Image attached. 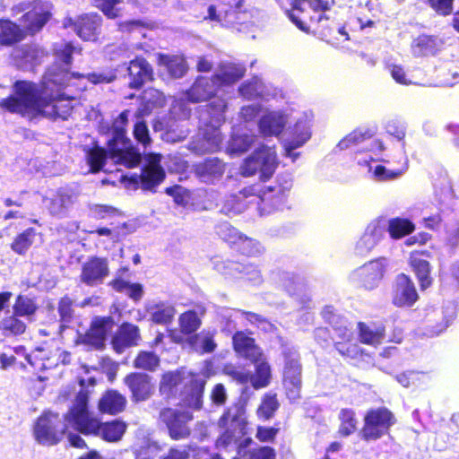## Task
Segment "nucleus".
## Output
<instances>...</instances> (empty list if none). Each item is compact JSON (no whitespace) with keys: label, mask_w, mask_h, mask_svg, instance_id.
Masks as SVG:
<instances>
[{"label":"nucleus","mask_w":459,"mask_h":459,"mask_svg":"<svg viewBox=\"0 0 459 459\" xmlns=\"http://www.w3.org/2000/svg\"><path fill=\"white\" fill-rule=\"evenodd\" d=\"M113 73H92L87 75L70 74L56 66L51 67L44 76L39 90L30 82H17L13 95L0 101V107L13 113L21 114L28 118L43 116L48 118L66 119L74 108L73 100L61 95H54L55 86H68L73 80L86 78L96 83H108L115 79Z\"/></svg>","instance_id":"nucleus-1"},{"label":"nucleus","mask_w":459,"mask_h":459,"mask_svg":"<svg viewBox=\"0 0 459 459\" xmlns=\"http://www.w3.org/2000/svg\"><path fill=\"white\" fill-rule=\"evenodd\" d=\"M87 403V394L80 392L65 415L67 423L82 434L94 435L108 442L119 441L126 431V423L118 420L101 423L89 411Z\"/></svg>","instance_id":"nucleus-2"},{"label":"nucleus","mask_w":459,"mask_h":459,"mask_svg":"<svg viewBox=\"0 0 459 459\" xmlns=\"http://www.w3.org/2000/svg\"><path fill=\"white\" fill-rule=\"evenodd\" d=\"M128 111L122 112L114 121L115 137L109 143V158L117 164L134 167L140 162V154L124 141L125 126L127 123Z\"/></svg>","instance_id":"nucleus-3"},{"label":"nucleus","mask_w":459,"mask_h":459,"mask_svg":"<svg viewBox=\"0 0 459 459\" xmlns=\"http://www.w3.org/2000/svg\"><path fill=\"white\" fill-rule=\"evenodd\" d=\"M221 424L226 428V431L218 438V447H227L244 437L247 424L244 405L236 404L230 408L221 417Z\"/></svg>","instance_id":"nucleus-4"},{"label":"nucleus","mask_w":459,"mask_h":459,"mask_svg":"<svg viewBox=\"0 0 459 459\" xmlns=\"http://www.w3.org/2000/svg\"><path fill=\"white\" fill-rule=\"evenodd\" d=\"M277 165L276 152L273 148L262 146L245 160L240 167V173L250 177L260 172L262 179H267L273 174Z\"/></svg>","instance_id":"nucleus-5"},{"label":"nucleus","mask_w":459,"mask_h":459,"mask_svg":"<svg viewBox=\"0 0 459 459\" xmlns=\"http://www.w3.org/2000/svg\"><path fill=\"white\" fill-rule=\"evenodd\" d=\"M327 8V2L323 0H297L289 17L299 29L307 31L310 23L320 22L323 20L322 12Z\"/></svg>","instance_id":"nucleus-6"},{"label":"nucleus","mask_w":459,"mask_h":459,"mask_svg":"<svg viewBox=\"0 0 459 459\" xmlns=\"http://www.w3.org/2000/svg\"><path fill=\"white\" fill-rule=\"evenodd\" d=\"M69 428L73 429L65 419V423H62L57 414L45 413L35 424L34 437L39 444L52 446L60 441Z\"/></svg>","instance_id":"nucleus-7"},{"label":"nucleus","mask_w":459,"mask_h":459,"mask_svg":"<svg viewBox=\"0 0 459 459\" xmlns=\"http://www.w3.org/2000/svg\"><path fill=\"white\" fill-rule=\"evenodd\" d=\"M394 423L393 414L385 408L369 411L364 418L361 437L366 440H377L386 434Z\"/></svg>","instance_id":"nucleus-8"},{"label":"nucleus","mask_w":459,"mask_h":459,"mask_svg":"<svg viewBox=\"0 0 459 459\" xmlns=\"http://www.w3.org/2000/svg\"><path fill=\"white\" fill-rule=\"evenodd\" d=\"M51 6L48 3L37 1L31 8L21 18V26L28 34H34L40 30L50 17Z\"/></svg>","instance_id":"nucleus-9"},{"label":"nucleus","mask_w":459,"mask_h":459,"mask_svg":"<svg viewBox=\"0 0 459 459\" xmlns=\"http://www.w3.org/2000/svg\"><path fill=\"white\" fill-rule=\"evenodd\" d=\"M160 419L167 425L173 439L185 438L190 434L186 423L192 420L193 417L189 412H179L168 408L161 411Z\"/></svg>","instance_id":"nucleus-10"},{"label":"nucleus","mask_w":459,"mask_h":459,"mask_svg":"<svg viewBox=\"0 0 459 459\" xmlns=\"http://www.w3.org/2000/svg\"><path fill=\"white\" fill-rule=\"evenodd\" d=\"M144 160L145 165L139 178L141 186L144 190H153L165 178V171L160 166V155L150 153Z\"/></svg>","instance_id":"nucleus-11"},{"label":"nucleus","mask_w":459,"mask_h":459,"mask_svg":"<svg viewBox=\"0 0 459 459\" xmlns=\"http://www.w3.org/2000/svg\"><path fill=\"white\" fill-rule=\"evenodd\" d=\"M108 274V264L105 258L90 257L82 267L81 281L87 285H97Z\"/></svg>","instance_id":"nucleus-12"},{"label":"nucleus","mask_w":459,"mask_h":459,"mask_svg":"<svg viewBox=\"0 0 459 459\" xmlns=\"http://www.w3.org/2000/svg\"><path fill=\"white\" fill-rule=\"evenodd\" d=\"M114 322L110 317H96L87 333L81 336L82 342L94 348H101L107 334L112 330Z\"/></svg>","instance_id":"nucleus-13"},{"label":"nucleus","mask_w":459,"mask_h":459,"mask_svg":"<svg viewBox=\"0 0 459 459\" xmlns=\"http://www.w3.org/2000/svg\"><path fill=\"white\" fill-rule=\"evenodd\" d=\"M418 299L414 283L405 274H400L395 281L393 302L398 307L412 306Z\"/></svg>","instance_id":"nucleus-14"},{"label":"nucleus","mask_w":459,"mask_h":459,"mask_svg":"<svg viewBox=\"0 0 459 459\" xmlns=\"http://www.w3.org/2000/svg\"><path fill=\"white\" fill-rule=\"evenodd\" d=\"M310 122L311 119L308 118L298 121L294 126L291 140L286 141L283 144L285 155L291 158L292 161L298 158V153L292 152L293 150L301 147L311 137Z\"/></svg>","instance_id":"nucleus-15"},{"label":"nucleus","mask_w":459,"mask_h":459,"mask_svg":"<svg viewBox=\"0 0 459 459\" xmlns=\"http://www.w3.org/2000/svg\"><path fill=\"white\" fill-rule=\"evenodd\" d=\"M125 383L131 390L133 399L137 402L147 400L154 391L151 377L145 374L132 373L126 377Z\"/></svg>","instance_id":"nucleus-16"},{"label":"nucleus","mask_w":459,"mask_h":459,"mask_svg":"<svg viewBox=\"0 0 459 459\" xmlns=\"http://www.w3.org/2000/svg\"><path fill=\"white\" fill-rule=\"evenodd\" d=\"M387 266L385 258L371 261L364 264L359 271L363 284L368 289L375 288L382 280Z\"/></svg>","instance_id":"nucleus-17"},{"label":"nucleus","mask_w":459,"mask_h":459,"mask_svg":"<svg viewBox=\"0 0 459 459\" xmlns=\"http://www.w3.org/2000/svg\"><path fill=\"white\" fill-rule=\"evenodd\" d=\"M283 382L290 399H297L301 386L300 366L297 359L292 358L286 362Z\"/></svg>","instance_id":"nucleus-18"},{"label":"nucleus","mask_w":459,"mask_h":459,"mask_svg":"<svg viewBox=\"0 0 459 459\" xmlns=\"http://www.w3.org/2000/svg\"><path fill=\"white\" fill-rule=\"evenodd\" d=\"M286 123L287 118L281 112H268L260 119L259 130L264 136L278 135L283 130Z\"/></svg>","instance_id":"nucleus-19"},{"label":"nucleus","mask_w":459,"mask_h":459,"mask_svg":"<svg viewBox=\"0 0 459 459\" xmlns=\"http://www.w3.org/2000/svg\"><path fill=\"white\" fill-rule=\"evenodd\" d=\"M140 340L139 329L132 324H124L113 339V346L117 352H122L125 348L137 345Z\"/></svg>","instance_id":"nucleus-20"},{"label":"nucleus","mask_w":459,"mask_h":459,"mask_svg":"<svg viewBox=\"0 0 459 459\" xmlns=\"http://www.w3.org/2000/svg\"><path fill=\"white\" fill-rule=\"evenodd\" d=\"M128 72L131 77V82H129L131 88H139L145 82L152 78V70L149 64L143 58H136L131 61Z\"/></svg>","instance_id":"nucleus-21"},{"label":"nucleus","mask_w":459,"mask_h":459,"mask_svg":"<svg viewBox=\"0 0 459 459\" xmlns=\"http://www.w3.org/2000/svg\"><path fill=\"white\" fill-rule=\"evenodd\" d=\"M126 405V397L117 391L110 390L105 393L100 399L98 408L102 413L114 415L123 411Z\"/></svg>","instance_id":"nucleus-22"},{"label":"nucleus","mask_w":459,"mask_h":459,"mask_svg":"<svg viewBox=\"0 0 459 459\" xmlns=\"http://www.w3.org/2000/svg\"><path fill=\"white\" fill-rule=\"evenodd\" d=\"M255 363V373L249 376L248 381L254 388H263L269 385L271 380V367L266 361L263 353L256 359H250Z\"/></svg>","instance_id":"nucleus-23"},{"label":"nucleus","mask_w":459,"mask_h":459,"mask_svg":"<svg viewBox=\"0 0 459 459\" xmlns=\"http://www.w3.org/2000/svg\"><path fill=\"white\" fill-rule=\"evenodd\" d=\"M45 206L51 215L64 217L72 204V196L63 192H56L43 199Z\"/></svg>","instance_id":"nucleus-24"},{"label":"nucleus","mask_w":459,"mask_h":459,"mask_svg":"<svg viewBox=\"0 0 459 459\" xmlns=\"http://www.w3.org/2000/svg\"><path fill=\"white\" fill-rule=\"evenodd\" d=\"M233 345L236 352L248 359H256L262 353L260 349L255 345L254 339L241 332L233 336Z\"/></svg>","instance_id":"nucleus-25"},{"label":"nucleus","mask_w":459,"mask_h":459,"mask_svg":"<svg viewBox=\"0 0 459 459\" xmlns=\"http://www.w3.org/2000/svg\"><path fill=\"white\" fill-rule=\"evenodd\" d=\"M27 361L38 371L51 368L57 364L56 355H52L49 351L38 348L26 356Z\"/></svg>","instance_id":"nucleus-26"},{"label":"nucleus","mask_w":459,"mask_h":459,"mask_svg":"<svg viewBox=\"0 0 459 459\" xmlns=\"http://www.w3.org/2000/svg\"><path fill=\"white\" fill-rule=\"evenodd\" d=\"M147 312L152 322L161 325L170 323L176 314L174 307L166 302H152L148 304Z\"/></svg>","instance_id":"nucleus-27"},{"label":"nucleus","mask_w":459,"mask_h":459,"mask_svg":"<svg viewBox=\"0 0 459 459\" xmlns=\"http://www.w3.org/2000/svg\"><path fill=\"white\" fill-rule=\"evenodd\" d=\"M157 57L159 65L164 67L170 76L178 78L185 74L186 66L182 56L158 54Z\"/></svg>","instance_id":"nucleus-28"},{"label":"nucleus","mask_w":459,"mask_h":459,"mask_svg":"<svg viewBox=\"0 0 459 459\" xmlns=\"http://www.w3.org/2000/svg\"><path fill=\"white\" fill-rule=\"evenodd\" d=\"M100 17L97 14L81 17L74 24L77 34L84 40H93L100 26Z\"/></svg>","instance_id":"nucleus-29"},{"label":"nucleus","mask_w":459,"mask_h":459,"mask_svg":"<svg viewBox=\"0 0 459 459\" xmlns=\"http://www.w3.org/2000/svg\"><path fill=\"white\" fill-rule=\"evenodd\" d=\"M27 33L23 27L9 20H0V40L4 44H12L23 39Z\"/></svg>","instance_id":"nucleus-30"},{"label":"nucleus","mask_w":459,"mask_h":459,"mask_svg":"<svg viewBox=\"0 0 459 459\" xmlns=\"http://www.w3.org/2000/svg\"><path fill=\"white\" fill-rule=\"evenodd\" d=\"M41 56V50L30 46H22L15 48L12 54L16 65L22 68L32 65Z\"/></svg>","instance_id":"nucleus-31"},{"label":"nucleus","mask_w":459,"mask_h":459,"mask_svg":"<svg viewBox=\"0 0 459 459\" xmlns=\"http://www.w3.org/2000/svg\"><path fill=\"white\" fill-rule=\"evenodd\" d=\"M187 342L192 349L201 353L212 352L216 348L214 333L211 331H202L197 334L190 336Z\"/></svg>","instance_id":"nucleus-32"},{"label":"nucleus","mask_w":459,"mask_h":459,"mask_svg":"<svg viewBox=\"0 0 459 459\" xmlns=\"http://www.w3.org/2000/svg\"><path fill=\"white\" fill-rule=\"evenodd\" d=\"M384 230L379 222L370 223L360 238L358 248L361 251L370 250L381 239Z\"/></svg>","instance_id":"nucleus-33"},{"label":"nucleus","mask_w":459,"mask_h":459,"mask_svg":"<svg viewBox=\"0 0 459 459\" xmlns=\"http://www.w3.org/2000/svg\"><path fill=\"white\" fill-rule=\"evenodd\" d=\"M216 82L214 80L212 83L202 78L198 79L192 86L188 92V98L193 102H198L208 100L214 92V85Z\"/></svg>","instance_id":"nucleus-34"},{"label":"nucleus","mask_w":459,"mask_h":459,"mask_svg":"<svg viewBox=\"0 0 459 459\" xmlns=\"http://www.w3.org/2000/svg\"><path fill=\"white\" fill-rule=\"evenodd\" d=\"M244 74V69L235 65H222L214 77L216 84H230L240 79Z\"/></svg>","instance_id":"nucleus-35"},{"label":"nucleus","mask_w":459,"mask_h":459,"mask_svg":"<svg viewBox=\"0 0 459 459\" xmlns=\"http://www.w3.org/2000/svg\"><path fill=\"white\" fill-rule=\"evenodd\" d=\"M18 316L13 313L0 321V331L4 336H16L22 334L26 331L25 323L19 319Z\"/></svg>","instance_id":"nucleus-36"},{"label":"nucleus","mask_w":459,"mask_h":459,"mask_svg":"<svg viewBox=\"0 0 459 459\" xmlns=\"http://www.w3.org/2000/svg\"><path fill=\"white\" fill-rule=\"evenodd\" d=\"M359 340L361 342L369 345H377L384 339V329L382 327L369 326L363 323L359 324Z\"/></svg>","instance_id":"nucleus-37"},{"label":"nucleus","mask_w":459,"mask_h":459,"mask_svg":"<svg viewBox=\"0 0 459 459\" xmlns=\"http://www.w3.org/2000/svg\"><path fill=\"white\" fill-rule=\"evenodd\" d=\"M414 230V224L407 219L394 218L388 221V232L391 238L395 239L409 235Z\"/></svg>","instance_id":"nucleus-38"},{"label":"nucleus","mask_w":459,"mask_h":459,"mask_svg":"<svg viewBox=\"0 0 459 459\" xmlns=\"http://www.w3.org/2000/svg\"><path fill=\"white\" fill-rule=\"evenodd\" d=\"M190 383L192 392L190 397L186 398V405L193 409H200L202 405V394L205 385V380L199 377H191Z\"/></svg>","instance_id":"nucleus-39"},{"label":"nucleus","mask_w":459,"mask_h":459,"mask_svg":"<svg viewBox=\"0 0 459 459\" xmlns=\"http://www.w3.org/2000/svg\"><path fill=\"white\" fill-rule=\"evenodd\" d=\"M13 313L19 316H31L38 309L35 300L28 296L19 295L13 307Z\"/></svg>","instance_id":"nucleus-40"},{"label":"nucleus","mask_w":459,"mask_h":459,"mask_svg":"<svg viewBox=\"0 0 459 459\" xmlns=\"http://www.w3.org/2000/svg\"><path fill=\"white\" fill-rule=\"evenodd\" d=\"M339 433L343 437L352 434L357 429L355 412L351 409H342L339 413Z\"/></svg>","instance_id":"nucleus-41"},{"label":"nucleus","mask_w":459,"mask_h":459,"mask_svg":"<svg viewBox=\"0 0 459 459\" xmlns=\"http://www.w3.org/2000/svg\"><path fill=\"white\" fill-rule=\"evenodd\" d=\"M36 235L33 229L26 230L14 238L11 245L12 249L17 254H24L33 244Z\"/></svg>","instance_id":"nucleus-42"},{"label":"nucleus","mask_w":459,"mask_h":459,"mask_svg":"<svg viewBox=\"0 0 459 459\" xmlns=\"http://www.w3.org/2000/svg\"><path fill=\"white\" fill-rule=\"evenodd\" d=\"M112 287L119 291H124L134 300H140L143 295V286L139 283H130L123 280H115L111 282Z\"/></svg>","instance_id":"nucleus-43"},{"label":"nucleus","mask_w":459,"mask_h":459,"mask_svg":"<svg viewBox=\"0 0 459 459\" xmlns=\"http://www.w3.org/2000/svg\"><path fill=\"white\" fill-rule=\"evenodd\" d=\"M411 265L418 277L421 289H426L430 286L432 281L429 276V264L426 260L413 258Z\"/></svg>","instance_id":"nucleus-44"},{"label":"nucleus","mask_w":459,"mask_h":459,"mask_svg":"<svg viewBox=\"0 0 459 459\" xmlns=\"http://www.w3.org/2000/svg\"><path fill=\"white\" fill-rule=\"evenodd\" d=\"M255 139V135H234L229 143L228 152L231 154L242 153L248 150Z\"/></svg>","instance_id":"nucleus-45"},{"label":"nucleus","mask_w":459,"mask_h":459,"mask_svg":"<svg viewBox=\"0 0 459 459\" xmlns=\"http://www.w3.org/2000/svg\"><path fill=\"white\" fill-rule=\"evenodd\" d=\"M179 325L184 333H192L201 325V319L195 311L189 310L179 316Z\"/></svg>","instance_id":"nucleus-46"},{"label":"nucleus","mask_w":459,"mask_h":459,"mask_svg":"<svg viewBox=\"0 0 459 459\" xmlns=\"http://www.w3.org/2000/svg\"><path fill=\"white\" fill-rule=\"evenodd\" d=\"M160 363L159 358L152 352L142 351L134 359V367L145 370H154Z\"/></svg>","instance_id":"nucleus-47"},{"label":"nucleus","mask_w":459,"mask_h":459,"mask_svg":"<svg viewBox=\"0 0 459 459\" xmlns=\"http://www.w3.org/2000/svg\"><path fill=\"white\" fill-rule=\"evenodd\" d=\"M369 171L372 173V178L377 181L393 180L403 175L404 169L391 170L387 169L382 165L370 167Z\"/></svg>","instance_id":"nucleus-48"},{"label":"nucleus","mask_w":459,"mask_h":459,"mask_svg":"<svg viewBox=\"0 0 459 459\" xmlns=\"http://www.w3.org/2000/svg\"><path fill=\"white\" fill-rule=\"evenodd\" d=\"M204 140L205 143L202 146L203 150L205 152H214L221 143V134L214 126L211 127V132L210 128L207 127L204 132Z\"/></svg>","instance_id":"nucleus-49"},{"label":"nucleus","mask_w":459,"mask_h":459,"mask_svg":"<svg viewBox=\"0 0 459 459\" xmlns=\"http://www.w3.org/2000/svg\"><path fill=\"white\" fill-rule=\"evenodd\" d=\"M277 408L278 403L275 395L266 394L257 409V415L259 418L268 420L273 415Z\"/></svg>","instance_id":"nucleus-50"},{"label":"nucleus","mask_w":459,"mask_h":459,"mask_svg":"<svg viewBox=\"0 0 459 459\" xmlns=\"http://www.w3.org/2000/svg\"><path fill=\"white\" fill-rule=\"evenodd\" d=\"M107 157V152L102 148L96 147L91 150L87 154V161L91 168V171L97 172L100 170Z\"/></svg>","instance_id":"nucleus-51"},{"label":"nucleus","mask_w":459,"mask_h":459,"mask_svg":"<svg viewBox=\"0 0 459 459\" xmlns=\"http://www.w3.org/2000/svg\"><path fill=\"white\" fill-rule=\"evenodd\" d=\"M121 0H98L97 7L108 18H116L121 13Z\"/></svg>","instance_id":"nucleus-52"},{"label":"nucleus","mask_w":459,"mask_h":459,"mask_svg":"<svg viewBox=\"0 0 459 459\" xmlns=\"http://www.w3.org/2000/svg\"><path fill=\"white\" fill-rule=\"evenodd\" d=\"M181 380L182 377L178 372H169L164 374L160 381V392L163 394L170 393L172 388L176 386Z\"/></svg>","instance_id":"nucleus-53"},{"label":"nucleus","mask_w":459,"mask_h":459,"mask_svg":"<svg viewBox=\"0 0 459 459\" xmlns=\"http://www.w3.org/2000/svg\"><path fill=\"white\" fill-rule=\"evenodd\" d=\"M213 264L215 270L225 275L235 276L241 272L240 265L235 262L217 259Z\"/></svg>","instance_id":"nucleus-54"},{"label":"nucleus","mask_w":459,"mask_h":459,"mask_svg":"<svg viewBox=\"0 0 459 459\" xmlns=\"http://www.w3.org/2000/svg\"><path fill=\"white\" fill-rule=\"evenodd\" d=\"M433 39L426 35H422L418 37L413 41V50L416 54L419 55H427L430 52H432L433 49Z\"/></svg>","instance_id":"nucleus-55"},{"label":"nucleus","mask_w":459,"mask_h":459,"mask_svg":"<svg viewBox=\"0 0 459 459\" xmlns=\"http://www.w3.org/2000/svg\"><path fill=\"white\" fill-rule=\"evenodd\" d=\"M390 74L393 79L400 83L404 85H409L413 83L411 76L404 71V69L401 65H390Z\"/></svg>","instance_id":"nucleus-56"},{"label":"nucleus","mask_w":459,"mask_h":459,"mask_svg":"<svg viewBox=\"0 0 459 459\" xmlns=\"http://www.w3.org/2000/svg\"><path fill=\"white\" fill-rule=\"evenodd\" d=\"M240 248L247 255H255L261 252L259 243L247 237L239 236Z\"/></svg>","instance_id":"nucleus-57"},{"label":"nucleus","mask_w":459,"mask_h":459,"mask_svg":"<svg viewBox=\"0 0 459 459\" xmlns=\"http://www.w3.org/2000/svg\"><path fill=\"white\" fill-rule=\"evenodd\" d=\"M365 138V134L360 131H354L346 137H344L342 141H340L338 147L341 150H344L350 148L352 145L357 144L358 143L363 141Z\"/></svg>","instance_id":"nucleus-58"},{"label":"nucleus","mask_w":459,"mask_h":459,"mask_svg":"<svg viewBox=\"0 0 459 459\" xmlns=\"http://www.w3.org/2000/svg\"><path fill=\"white\" fill-rule=\"evenodd\" d=\"M454 0H429L431 7L439 14L447 15L452 11Z\"/></svg>","instance_id":"nucleus-59"},{"label":"nucleus","mask_w":459,"mask_h":459,"mask_svg":"<svg viewBox=\"0 0 459 459\" xmlns=\"http://www.w3.org/2000/svg\"><path fill=\"white\" fill-rule=\"evenodd\" d=\"M263 85L261 82L255 80L254 84L244 85L240 88V92L243 96L247 98H253L255 96H258L262 93Z\"/></svg>","instance_id":"nucleus-60"},{"label":"nucleus","mask_w":459,"mask_h":459,"mask_svg":"<svg viewBox=\"0 0 459 459\" xmlns=\"http://www.w3.org/2000/svg\"><path fill=\"white\" fill-rule=\"evenodd\" d=\"M134 134L135 138L143 144H146L150 142L148 128L144 123H143V122L137 123L134 126Z\"/></svg>","instance_id":"nucleus-61"},{"label":"nucleus","mask_w":459,"mask_h":459,"mask_svg":"<svg viewBox=\"0 0 459 459\" xmlns=\"http://www.w3.org/2000/svg\"><path fill=\"white\" fill-rule=\"evenodd\" d=\"M144 99L154 106L161 107L165 103L164 95L157 90H149L145 92Z\"/></svg>","instance_id":"nucleus-62"},{"label":"nucleus","mask_w":459,"mask_h":459,"mask_svg":"<svg viewBox=\"0 0 459 459\" xmlns=\"http://www.w3.org/2000/svg\"><path fill=\"white\" fill-rule=\"evenodd\" d=\"M59 314L63 321H67L72 316V300L63 298L59 302Z\"/></svg>","instance_id":"nucleus-63"},{"label":"nucleus","mask_w":459,"mask_h":459,"mask_svg":"<svg viewBox=\"0 0 459 459\" xmlns=\"http://www.w3.org/2000/svg\"><path fill=\"white\" fill-rule=\"evenodd\" d=\"M251 459H275L273 448L264 446L251 454Z\"/></svg>","instance_id":"nucleus-64"}]
</instances>
